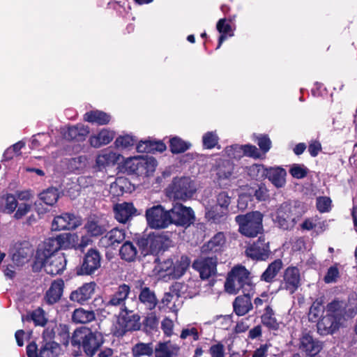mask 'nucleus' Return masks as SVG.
I'll return each instance as SVG.
<instances>
[{
    "label": "nucleus",
    "instance_id": "25",
    "mask_svg": "<svg viewBox=\"0 0 357 357\" xmlns=\"http://www.w3.org/2000/svg\"><path fill=\"white\" fill-rule=\"evenodd\" d=\"M125 238L126 234L123 229L114 228L100 238L99 243L105 248L112 247L123 242Z\"/></svg>",
    "mask_w": 357,
    "mask_h": 357
},
{
    "label": "nucleus",
    "instance_id": "51",
    "mask_svg": "<svg viewBox=\"0 0 357 357\" xmlns=\"http://www.w3.org/2000/svg\"><path fill=\"white\" fill-rule=\"evenodd\" d=\"M289 173L294 178L301 179L307 176L308 169L304 165L294 164L289 169Z\"/></svg>",
    "mask_w": 357,
    "mask_h": 357
},
{
    "label": "nucleus",
    "instance_id": "40",
    "mask_svg": "<svg viewBox=\"0 0 357 357\" xmlns=\"http://www.w3.org/2000/svg\"><path fill=\"white\" fill-rule=\"evenodd\" d=\"M72 318L75 323L86 324L93 321L96 318V315L92 310L78 308L74 311Z\"/></svg>",
    "mask_w": 357,
    "mask_h": 357
},
{
    "label": "nucleus",
    "instance_id": "44",
    "mask_svg": "<svg viewBox=\"0 0 357 357\" xmlns=\"http://www.w3.org/2000/svg\"><path fill=\"white\" fill-rule=\"evenodd\" d=\"M169 142L170 150L173 153H183L191 146V144L190 142L183 141L178 137H172Z\"/></svg>",
    "mask_w": 357,
    "mask_h": 357
},
{
    "label": "nucleus",
    "instance_id": "28",
    "mask_svg": "<svg viewBox=\"0 0 357 357\" xmlns=\"http://www.w3.org/2000/svg\"><path fill=\"white\" fill-rule=\"evenodd\" d=\"M115 136L114 131L103 128L98 133L89 137V144L92 147L99 148L112 142Z\"/></svg>",
    "mask_w": 357,
    "mask_h": 357
},
{
    "label": "nucleus",
    "instance_id": "32",
    "mask_svg": "<svg viewBox=\"0 0 357 357\" xmlns=\"http://www.w3.org/2000/svg\"><path fill=\"white\" fill-rule=\"evenodd\" d=\"M286 170L282 167H270L267 169L266 177L278 188H282L286 183Z\"/></svg>",
    "mask_w": 357,
    "mask_h": 357
},
{
    "label": "nucleus",
    "instance_id": "54",
    "mask_svg": "<svg viewBox=\"0 0 357 357\" xmlns=\"http://www.w3.org/2000/svg\"><path fill=\"white\" fill-rule=\"evenodd\" d=\"M135 142L133 137L127 135L117 137L114 143L117 148L126 149L133 146Z\"/></svg>",
    "mask_w": 357,
    "mask_h": 357
},
{
    "label": "nucleus",
    "instance_id": "47",
    "mask_svg": "<svg viewBox=\"0 0 357 357\" xmlns=\"http://www.w3.org/2000/svg\"><path fill=\"white\" fill-rule=\"evenodd\" d=\"M17 204V197L13 195L8 194L3 198V211L8 214L13 213L16 210Z\"/></svg>",
    "mask_w": 357,
    "mask_h": 357
},
{
    "label": "nucleus",
    "instance_id": "2",
    "mask_svg": "<svg viewBox=\"0 0 357 357\" xmlns=\"http://www.w3.org/2000/svg\"><path fill=\"white\" fill-rule=\"evenodd\" d=\"M305 211L300 204H291L289 202H283L278 206L272 219L274 224L284 230H290L294 227Z\"/></svg>",
    "mask_w": 357,
    "mask_h": 357
},
{
    "label": "nucleus",
    "instance_id": "34",
    "mask_svg": "<svg viewBox=\"0 0 357 357\" xmlns=\"http://www.w3.org/2000/svg\"><path fill=\"white\" fill-rule=\"evenodd\" d=\"M228 213L229 212L226 209L220 208L218 206H212L207 209L205 215L208 222L220 225L227 221Z\"/></svg>",
    "mask_w": 357,
    "mask_h": 357
},
{
    "label": "nucleus",
    "instance_id": "50",
    "mask_svg": "<svg viewBox=\"0 0 357 357\" xmlns=\"http://www.w3.org/2000/svg\"><path fill=\"white\" fill-rule=\"evenodd\" d=\"M225 155L229 158L238 160L243 156L242 145L233 144L227 146L224 150Z\"/></svg>",
    "mask_w": 357,
    "mask_h": 357
},
{
    "label": "nucleus",
    "instance_id": "48",
    "mask_svg": "<svg viewBox=\"0 0 357 357\" xmlns=\"http://www.w3.org/2000/svg\"><path fill=\"white\" fill-rule=\"evenodd\" d=\"M180 287L179 283H175L169 287V290L165 292L163 298L161 300L164 305H168L174 299L178 298L180 296Z\"/></svg>",
    "mask_w": 357,
    "mask_h": 357
},
{
    "label": "nucleus",
    "instance_id": "58",
    "mask_svg": "<svg viewBox=\"0 0 357 357\" xmlns=\"http://www.w3.org/2000/svg\"><path fill=\"white\" fill-rule=\"evenodd\" d=\"M231 202V197L226 192H221L217 196V204L215 206H218L220 208L226 209L228 211V206Z\"/></svg>",
    "mask_w": 357,
    "mask_h": 357
},
{
    "label": "nucleus",
    "instance_id": "30",
    "mask_svg": "<svg viewBox=\"0 0 357 357\" xmlns=\"http://www.w3.org/2000/svg\"><path fill=\"white\" fill-rule=\"evenodd\" d=\"M119 157V154L114 152L109 149H103L97 155L96 160V165L99 169L114 165L118 162Z\"/></svg>",
    "mask_w": 357,
    "mask_h": 357
},
{
    "label": "nucleus",
    "instance_id": "42",
    "mask_svg": "<svg viewBox=\"0 0 357 357\" xmlns=\"http://www.w3.org/2000/svg\"><path fill=\"white\" fill-rule=\"evenodd\" d=\"M86 231L92 236H98L102 235L107 228L105 225L96 220H89L85 225Z\"/></svg>",
    "mask_w": 357,
    "mask_h": 357
},
{
    "label": "nucleus",
    "instance_id": "39",
    "mask_svg": "<svg viewBox=\"0 0 357 357\" xmlns=\"http://www.w3.org/2000/svg\"><path fill=\"white\" fill-rule=\"evenodd\" d=\"M261 323L270 329L276 330L279 327V324L275 317V312L270 305H267L264 308V312L261 316Z\"/></svg>",
    "mask_w": 357,
    "mask_h": 357
},
{
    "label": "nucleus",
    "instance_id": "49",
    "mask_svg": "<svg viewBox=\"0 0 357 357\" xmlns=\"http://www.w3.org/2000/svg\"><path fill=\"white\" fill-rule=\"evenodd\" d=\"M219 137L215 131H209L202 136L203 146L207 149L214 148L218 143Z\"/></svg>",
    "mask_w": 357,
    "mask_h": 357
},
{
    "label": "nucleus",
    "instance_id": "13",
    "mask_svg": "<svg viewBox=\"0 0 357 357\" xmlns=\"http://www.w3.org/2000/svg\"><path fill=\"white\" fill-rule=\"evenodd\" d=\"M101 266V255L96 249H89L85 254L82 264L77 270L79 275L93 274Z\"/></svg>",
    "mask_w": 357,
    "mask_h": 357
},
{
    "label": "nucleus",
    "instance_id": "55",
    "mask_svg": "<svg viewBox=\"0 0 357 357\" xmlns=\"http://www.w3.org/2000/svg\"><path fill=\"white\" fill-rule=\"evenodd\" d=\"M267 169L262 165L254 164L248 168V174L253 178H257L266 176Z\"/></svg>",
    "mask_w": 357,
    "mask_h": 357
},
{
    "label": "nucleus",
    "instance_id": "5",
    "mask_svg": "<svg viewBox=\"0 0 357 357\" xmlns=\"http://www.w3.org/2000/svg\"><path fill=\"white\" fill-rule=\"evenodd\" d=\"M196 191L189 177L175 178L167 188V195L174 199L185 201L190 199Z\"/></svg>",
    "mask_w": 357,
    "mask_h": 357
},
{
    "label": "nucleus",
    "instance_id": "22",
    "mask_svg": "<svg viewBox=\"0 0 357 357\" xmlns=\"http://www.w3.org/2000/svg\"><path fill=\"white\" fill-rule=\"evenodd\" d=\"M136 208L130 202L119 203L114 206V217L121 223H126L136 214Z\"/></svg>",
    "mask_w": 357,
    "mask_h": 357
},
{
    "label": "nucleus",
    "instance_id": "33",
    "mask_svg": "<svg viewBox=\"0 0 357 357\" xmlns=\"http://www.w3.org/2000/svg\"><path fill=\"white\" fill-rule=\"evenodd\" d=\"M226 242L223 232H218L202 247V252H218L222 250Z\"/></svg>",
    "mask_w": 357,
    "mask_h": 357
},
{
    "label": "nucleus",
    "instance_id": "43",
    "mask_svg": "<svg viewBox=\"0 0 357 357\" xmlns=\"http://www.w3.org/2000/svg\"><path fill=\"white\" fill-rule=\"evenodd\" d=\"M153 353L152 343L136 344L132 349L133 357H142V356H151Z\"/></svg>",
    "mask_w": 357,
    "mask_h": 357
},
{
    "label": "nucleus",
    "instance_id": "15",
    "mask_svg": "<svg viewBox=\"0 0 357 357\" xmlns=\"http://www.w3.org/2000/svg\"><path fill=\"white\" fill-rule=\"evenodd\" d=\"M135 287L139 290V301L146 310H153L158 304V298L154 291L146 287L144 282L138 280L135 282Z\"/></svg>",
    "mask_w": 357,
    "mask_h": 357
},
{
    "label": "nucleus",
    "instance_id": "60",
    "mask_svg": "<svg viewBox=\"0 0 357 357\" xmlns=\"http://www.w3.org/2000/svg\"><path fill=\"white\" fill-rule=\"evenodd\" d=\"M216 29L220 33L229 34V36H234L231 26L229 23H226L225 18H222L218 20L216 25Z\"/></svg>",
    "mask_w": 357,
    "mask_h": 357
},
{
    "label": "nucleus",
    "instance_id": "64",
    "mask_svg": "<svg viewBox=\"0 0 357 357\" xmlns=\"http://www.w3.org/2000/svg\"><path fill=\"white\" fill-rule=\"evenodd\" d=\"M209 353L211 357H223L225 354V347L222 343L218 342L210 347Z\"/></svg>",
    "mask_w": 357,
    "mask_h": 357
},
{
    "label": "nucleus",
    "instance_id": "36",
    "mask_svg": "<svg viewBox=\"0 0 357 357\" xmlns=\"http://www.w3.org/2000/svg\"><path fill=\"white\" fill-rule=\"evenodd\" d=\"M190 260L187 256H181L179 259L174 262L170 275L172 278H179L185 273L189 267Z\"/></svg>",
    "mask_w": 357,
    "mask_h": 357
},
{
    "label": "nucleus",
    "instance_id": "45",
    "mask_svg": "<svg viewBox=\"0 0 357 357\" xmlns=\"http://www.w3.org/2000/svg\"><path fill=\"white\" fill-rule=\"evenodd\" d=\"M40 199L48 206H53L59 199L57 189L50 188L44 190L39 195Z\"/></svg>",
    "mask_w": 357,
    "mask_h": 357
},
{
    "label": "nucleus",
    "instance_id": "63",
    "mask_svg": "<svg viewBox=\"0 0 357 357\" xmlns=\"http://www.w3.org/2000/svg\"><path fill=\"white\" fill-rule=\"evenodd\" d=\"M257 142L260 149L266 153L269 151L271 146V142L267 135H259L257 137Z\"/></svg>",
    "mask_w": 357,
    "mask_h": 357
},
{
    "label": "nucleus",
    "instance_id": "53",
    "mask_svg": "<svg viewBox=\"0 0 357 357\" xmlns=\"http://www.w3.org/2000/svg\"><path fill=\"white\" fill-rule=\"evenodd\" d=\"M31 318L36 326H44L47 323L45 312L40 307L32 312Z\"/></svg>",
    "mask_w": 357,
    "mask_h": 357
},
{
    "label": "nucleus",
    "instance_id": "1",
    "mask_svg": "<svg viewBox=\"0 0 357 357\" xmlns=\"http://www.w3.org/2000/svg\"><path fill=\"white\" fill-rule=\"evenodd\" d=\"M70 342L72 346L82 348L89 357H93L104 342L102 335L93 332L88 328H80L73 332Z\"/></svg>",
    "mask_w": 357,
    "mask_h": 357
},
{
    "label": "nucleus",
    "instance_id": "3",
    "mask_svg": "<svg viewBox=\"0 0 357 357\" xmlns=\"http://www.w3.org/2000/svg\"><path fill=\"white\" fill-rule=\"evenodd\" d=\"M225 290L232 294L240 291L242 293L251 292L253 284L251 281L250 272L244 266H236L228 274L225 284Z\"/></svg>",
    "mask_w": 357,
    "mask_h": 357
},
{
    "label": "nucleus",
    "instance_id": "56",
    "mask_svg": "<svg viewBox=\"0 0 357 357\" xmlns=\"http://www.w3.org/2000/svg\"><path fill=\"white\" fill-rule=\"evenodd\" d=\"M253 308L256 310L255 313H259L261 310L259 309L261 306L265 305V307L267 305H269V296L267 293H262L259 297H257L254 299L253 303Z\"/></svg>",
    "mask_w": 357,
    "mask_h": 357
},
{
    "label": "nucleus",
    "instance_id": "12",
    "mask_svg": "<svg viewBox=\"0 0 357 357\" xmlns=\"http://www.w3.org/2000/svg\"><path fill=\"white\" fill-rule=\"evenodd\" d=\"M130 292V287L126 284L119 285L113 294L105 301V307L108 310L118 309L121 312L127 307H126V301Z\"/></svg>",
    "mask_w": 357,
    "mask_h": 357
},
{
    "label": "nucleus",
    "instance_id": "8",
    "mask_svg": "<svg viewBox=\"0 0 357 357\" xmlns=\"http://www.w3.org/2000/svg\"><path fill=\"white\" fill-rule=\"evenodd\" d=\"M214 171L218 185L221 187L229 185L237 177L235 165L230 160L218 158Z\"/></svg>",
    "mask_w": 357,
    "mask_h": 357
},
{
    "label": "nucleus",
    "instance_id": "62",
    "mask_svg": "<svg viewBox=\"0 0 357 357\" xmlns=\"http://www.w3.org/2000/svg\"><path fill=\"white\" fill-rule=\"evenodd\" d=\"M339 270L336 266H331L324 276V282L326 283H332L336 281L339 277Z\"/></svg>",
    "mask_w": 357,
    "mask_h": 357
},
{
    "label": "nucleus",
    "instance_id": "27",
    "mask_svg": "<svg viewBox=\"0 0 357 357\" xmlns=\"http://www.w3.org/2000/svg\"><path fill=\"white\" fill-rule=\"evenodd\" d=\"M59 250L58 243L56 242V238H49L44 241L43 246L38 249L36 259H43L50 255H62L63 253L58 252Z\"/></svg>",
    "mask_w": 357,
    "mask_h": 357
},
{
    "label": "nucleus",
    "instance_id": "41",
    "mask_svg": "<svg viewBox=\"0 0 357 357\" xmlns=\"http://www.w3.org/2000/svg\"><path fill=\"white\" fill-rule=\"evenodd\" d=\"M282 262L280 259L275 260L270 264L261 276L262 280L270 282L273 281L280 270L282 268Z\"/></svg>",
    "mask_w": 357,
    "mask_h": 357
},
{
    "label": "nucleus",
    "instance_id": "7",
    "mask_svg": "<svg viewBox=\"0 0 357 357\" xmlns=\"http://www.w3.org/2000/svg\"><path fill=\"white\" fill-rule=\"evenodd\" d=\"M146 218L148 225L152 229H165L171 225L169 210L160 204L147 208Z\"/></svg>",
    "mask_w": 357,
    "mask_h": 357
},
{
    "label": "nucleus",
    "instance_id": "4",
    "mask_svg": "<svg viewBox=\"0 0 357 357\" xmlns=\"http://www.w3.org/2000/svg\"><path fill=\"white\" fill-rule=\"evenodd\" d=\"M235 220L239 226V231L245 236L255 237L263 231V215L259 211L238 215Z\"/></svg>",
    "mask_w": 357,
    "mask_h": 357
},
{
    "label": "nucleus",
    "instance_id": "35",
    "mask_svg": "<svg viewBox=\"0 0 357 357\" xmlns=\"http://www.w3.org/2000/svg\"><path fill=\"white\" fill-rule=\"evenodd\" d=\"M84 120L98 126L107 125L111 120L109 114L100 110H92L84 115Z\"/></svg>",
    "mask_w": 357,
    "mask_h": 357
},
{
    "label": "nucleus",
    "instance_id": "37",
    "mask_svg": "<svg viewBox=\"0 0 357 357\" xmlns=\"http://www.w3.org/2000/svg\"><path fill=\"white\" fill-rule=\"evenodd\" d=\"M59 249H70L75 248L78 236L74 234L64 233L56 236Z\"/></svg>",
    "mask_w": 357,
    "mask_h": 357
},
{
    "label": "nucleus",
    "instance_id": "52",
    "mask_svg": "<svg viewBox=\"0 0 357 357\" xmlns=\"http://www.w3.org/2000/svg\"><path fill=\"white\" fill-rule=\"evenodd\" d=\"M331 199L328 197H319L317 198V208L320 213H327L331 208Z\"/></svg>",
    "mask_w": 357,
    "mask_h": 357
},
{
    "label": "nucleus",
    "instance_id": "61",
    "mask_svg": "<svg viewBox=\"0 0 357 357\" xmlns=\"http://www.w3.org/2000/svg\"><path fill=\"white\" fill-rule=\"evenodd\" d=\"M31 208V205L27 203H22L17 204L16 212L14 214V218L17 220L22 218L26 215Z\"/></svg>",
    "mask_w": 357,
    "mask_h": 357
},
{
    "label": "nucleus",
    "instance_id": "26",
    "mask_svg": "<svg viewBox=\"0 0 357 357\" xmlns=\"http://www.w3.org/2000/svg\"><path fill=\"white\" fill-rule=\"evenodd\" d=\"M96 287L95 282L84 284L82 287L70 294L71 301L82 303L91 298L94 293Z\"/></svg>",
    "mask_w": 357,
    "mask_h": 357
},
{
    "label": "nucleus",
    "instance_id": "23",
    "mask_svg": "<svg viewBox=\"0 0 357 357\" xmlns=\"http://www.w3.org/2000/svg\"><path fill=\"white\" fill-rule=\"evenodd\" d=\"M340 324L326 312L317 323V333L321 335H332L339 329Z\"/></svg>",
    "mask_w": 357,
    "mask_h": 357
},
{
    "label": "nucleus",
    "instance_id": "46",
    "mask_svg": "<svg viewBox=\"0 0 357 357\" xmlns=\"http://www.w3.org/2000/svg\"><path fill=\"white\" fill-rule=\"evenodd\" d=\"M324 312V307L319 302L315 301L312 303L308 313L309 320L312 322H318L321 319Z\"/></svg>",
    "mask_w": 357,
    "mask_h": 357
},
{
    "label": "nucleus",
    "instance_id": "17",
    "mask_svg": "<svg viewBox=\"0 0 357 357\" xmlns=\"http://www.w3.org/2000/svg\"><path fill=\"white\" fill-rule=\"evenodd\" d=\"M81 225L79 217L73 213H63L56 216L52 222V227L53 230H70L74 229Z\"/></svg>",
    "mask_w": 357,
    "mask_h": 357
},
{
    "label": "nucleus",
    "instance_id": "38",
    "mask_svg": "<svg viewBox=\"0 0 357 357\" xmlns=\"http://www.w3.org/2000/svg\"><path fill=\"white\" fill-rule=\"evenodd\" d=\"M137 249L133 243L126 241L120 248L121 258L126 261H133L137 255Z\"/></svg>",
    "mask_w": 357,
    "mask_h": 357
},
{
    "label": "nucleus",
    "instance_id": "24",
    "mask_svg": "<svg viewBox=\"0 0 357 357\" xmlns=\"http://www.w3.org/2000/svg\"><path fill=\"white\" fill-rule=\"evenodd\" d=\"M243 294V296H237L233 302L234 312L238 316H243L253 309L250 292Z\"/></svg>",
    "mask_w": 357,
    "mask_h": 357
},
{
    "label": "nucleus",
    "instance_id": "16",
    "mask_svg": "<svg viewBox=\"0 0 357 357\" xmlns=\"http://www.w3.org/2000/svg\"><path fill=\"white\" fill-rule=\"evenodd\" d=\"M53 331L49 329L44 331L43 333V342L39 350V357H56L61 353L60 345L52 340Z\"/></svg>",
    "mask_w": 357,
    "mask_h": 357
},
{
    "label": "nucleus",
    "instance_id": "59",
    "mask_svg": "<svg viewBox=\"0 0 357 357\" xmlns=\"http://www.w3.org/2000/svg\"><path fill=\"white\" fill-rule=\"evenodd\" d=\"M139 165L143 166V162L137 158H130L125 161V167L130 173H135Z\"/></svg>",
    "mask_w": 357,
    "mask_h": 357
},
{
    "label": "nucleus",
    "instance_id": "9",
    "mask_svg": "<svg viewBox=\"0 0 357 357\" xmlns=\"http://www.w3.org/2000/svg\"><path fill=\"white\" fill-rule=\"evenodd\" d=\"M140 317L137 314L126 309L119 312L117 320L118 329L116 333L118 335H123L126 332L135 331L140 328Z\"/></svg>",
    "mask_w": 357,
    "mask_h": 357
},
{
    "label": "nucleus",
    "instance_id": "6",
    "mask_svg": "<svg viewBox=\"0 0 357 357\" xmlns=\"http://www.w3.org/2000/svg\"><path fill=\"white\" fill-rule=\"evenodd\" d=\"M326 312L341 324L345 316L352 317L357 312V299L349 298V301L334 300L328 303Z\"/></svg>",
    "mask_w": 357,
    "mask_h": 357
},
{
    "label": "nucleus",
    "instance_id": "11",
    "mask_svg": "<svg viewBox=\"0 0 357 357\" xmlns=\"http://www.w3.org/2000/svg\"><path fill=\"white\" fill-rule=\"evenodd\" d=\"M45 271L50 275H56L61 274L66 269L67 260L64 254L53 255L43 259H36Z\"/></svg>",
    "mask_w": 357,
    "mask_h": 357
},
{
    "label": "nucleus",
    "instance_id": "10",
    "mask_svg": "<svg viewBox=\"0 0 357 357\" xmlns=\"http://www.w3.org/2000/svg\"><path fill=\"white\" fill-rule=\"evenodd\" d=\"M171 217V224L178 226L188 227L195 220V213L190 207H187L182 204L175 203L169 210Z\"/></svg>",
    "mask_w": 357,
    "mask_h": 357
},
{
    "label": "nucleus",
    "instance_id": "20",
    "mask_svg": "<svg viewBox=\"0 0 357 357\" xmlns=\"http://www.w3.org/2000/svg\"><path fill=\"white\" fill-rule=\"evenodd\" d=\"M269 253L268 242H266L264 237H259L256 242L245 250L246 255L256 260H265L268 258Z\"/></svg>",
    "mask_w": 357,
    "mask_h": 357
},
{
    "label": "nucleus",
    "instance_id": "29",
    "mask_svg": "<svg viewBox=\"0 0 357 357\" xmlns=\"http://www.w3.org/2000/svg\"><path fill=\"white\" fill-rule=\"evenodd\" d=\"M179 350V346L170 341L159 342L154 349L155 357H176Z\"/></svg>",
    "mask_w": 357,
    "mask_h": 357
},
{
    "label": "nucleus",
    "instance_id": "21",
    "mask_svg": "<svg viewBox=\"0 0 357 357\" xmlns=\"http://www.w3.org/2000/svg\"><path fill=\"white\" fill-rule=\"evenodd\" d=\"M33 252V248L29 242L16 243L12 252V260L17 266H22L29 261Z\"/></svg>",
    "mask_w": 357,
    "mask_h": 357
},
{
    "label": "nucleus",
    "instance_id": "14",
    "mask_svg": "<svg viewBox=\"0 0 357 357\" xmlns=\"http://www.w3.org/2000/svg\"><path fill=\"white\" fill-rule=\"evenodd\" d=\"M299 269L296 266H289L284 272L281 288L289 294H294L301 284Z\"/></svg>",
    "mask_w": 357,
    "mask_h": 357
},
{
    "label": "nucleus",
    "instance_id": "57",
    "mask_svg": "<svg viewBox=\"0 0 357 357\" xmlns=\"http://www.w3.org/2000/svg\"><path fill=\"white\" fill-rule=\"evenodd\" d=\"M174 261L172 259H167L162 262H160L155 266L154 271L158 273L166 272L167 275L171 276L170 271H172Z\"/></svg>",
    "mask_w": 357,
    "mask_h": 357
},
{
    "label": "nucleus",
    "instance_id": "19",
    "mask_svg": "<svg viewBox=\"0 0 357 357\" xmlns=\"http://www.w3.org/2000/svg\"><path fill=\"white\" fill-rule=\"evenodd\" d=\"M322 342L309 333H303L300 338L299 349L307 356H314L322 349Z\"/></svg>",
    "mask_w": 357,
    "mask_h": 357
},
{
    "label": "nucleus",
    "instance_id": "31",
    "mask_svg": "<svg viewBox=\"0 0 357 357\" xmlns=\"http://www.w3.org/2000/svg\"><path fill=\"white\" fill-rule=\"evenodd\" d=\"M63 287L64 282L63 280L59 279L52 282L45 294L46 302L50 305L58 302L63 294Z\"/></svg>",
    "mask_w": 357,
    "mask_h": 357
},
{
    "label": "nucleus",
    "instance_id": "18",
    "mask_svg": "<svg viewBox=\"0 0 357 357\" xmlns=\"http://www.w3.org/2000/svg\"><path fill=\"white\" fill-rule=\"evenodd\" d=\"M216 257H200L192 264V268L199 273L202 279H208L216 272Z\"/></svg>",
    "mask_w": 357,
    "mask_h": 357
}]
</instances>
